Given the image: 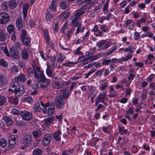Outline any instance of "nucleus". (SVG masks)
<instances>
[{
  "mask_svg": "<svg viewBox=\"0 0 155 155\" xmlns=\"http://www.w3.org/2000/svg\"><path fill=\"white\" fill-rule=\"evenodd\" d=\"M74 31V29L73 28H70L69 30L68 31L67 34H66V36L68 38L69 40L70 38V35Z\"/></svg>",
  "mask_w": 155,
  "mask_h": 155,
  "instance_id": "nucleus-44",
  "label": "nucleus"
},
{
  "mask_svg": "<svg viewBox=\"0 0 155 155\" xmlns=\"http://www.w3.org/2000/svg\"><path fill=\"white\" fill-rule=\"evenodd\" d=\"M5 78L2 75H0V87L5 83Z\"/></svg>",
  "mask_w": 155,
  "mask_h": 155,
  "instance_id": "nucleus-54",
  "label": "nucleus"
},
{
  "mask_svg": "<svg viewBox=\"0 0 155 155\" xmlns=\"http://www.w3.org/2000/svg\"><path fill=\"white\" fill-rule=\"evenodd\" d=\"M135 64L136 66L140 67H142L143 65V64L140 62H136Z\"/></svg>",
  "mask_w": 155,
  "mask_h": 155,
  "instance_id": "nucleus-64",
  "label": "nucleus"
},
{
  "mask_svg": "<svg viewBox=\"0 0 155 155\" xmlns=\"http://www.w3.org/2000/svg\"><path fill=\"white\" fill-rule=\"evenodd\" d=\"M119 133L122 135L123 134H126L127 133V130L124 129V127H121L120 128L119 130Z\"/></svg>",
  "mask_w": 155,
  "mask_h": 155,
  "instance_id": "nucleus-39",
  "label": "nucleus"
},
{
  "mask_svg": "<svg viewBox=\"0 0 155 155\" xmlns=\"http://www.w3.org/2000/svg\"><path fill=\"white\" fill-rule=\"evenodd\" d=\"M42 153V150L38 149H37L34 150L33 151V155H41Z\"/></svg>",
  "mask_w": 155,
  "mask_h": 155,
  "instance_id": "nucleus-37",
  "label": "nucleus"
},
{
  "mask_svg": "<svg viewBox=\"0 0 155 155\" xmlns=\"http://www.w3.org/2000/svg\"><path fill=\"white\" fill-rule=\"evenodd\" d=\"M15 80L18 82H23L26 80V78L23 73H20L18 76L15 77Z\"/></svg>",
  "mask_w": 155,
  "mask_h": 155,
  "instance_id": "nucleus-11",
  "label": "nucleus"
},
{
  "mask_svg": "<svg viewBox=\"0 0 155 155\" xmlns=\"http://www.w3.org/2000/svg\"><path fill=\"white\" fill-rule=\"evenodd\" d=\"M51 140V135L49 134H48L44 136L42 144L45 146H47L50 143Z\"/></svg>",
  "mask_w": 155,
  "mask_h": 155,
  "instance_id": "nucleus-7",
  "label": "nucleus"
},
{
  "mask_svg": "<svg viewBox=\"0 0 155 155\" xmlns=\"http://www.w3.org/2000/svg\"><path fill=\"white\" fill-rule=\"evenodd\" d=\"M44 34L45 38L46 41V42L49 44L50 38L48 35V31L47 30L45 29L44 30Z\"/></svg>",
  "mask_w": 155,
  "mask_h": 155,
  "instance_id": "nucleus-34",
  "label": "nucleus"
},
{
  "mask_svg": "<svg viewBox=\"0 0 155 155\" xmlns=\"http://www.w3.org/2000/svg\"><path fill=\"white\" fill-rule=\"evenodd\" d=\"M10 53L13 58L15 59H18L19 58V54L18 51L12 47L10 50Z\"/></svg>",
  "mask_w": 155,
  "mask_h": 155,
  "instance_id": "nucleus-8",
  "label": "nucleus"
},
{
  "mask_svg": "<svg viewBox=\"0 0 155 155\" xmlns=\"http://www.w3.org/2000/svg\"><path fill=\"white\" fill-rule=\"evenodd\" d=\"M0 65L2 66L6 67H7V64L4 60L1 59L0 60Z\"/></svg>",
  "mask_w": 155,
  "mask_h": 155,
  "instance_id": "nucleus-52",
  "label": "nucleus"
},
{
  "mask_svg": "<svg viewBox=\"0 0 155 155\" xmlns=\"http://www.w3.org/2000/svg\"><path fill=\"white\" fill-rule=\"evenodd\" d=\"M154 58L153 55L152 54H149L147 57V60L149 62L150 64L152 63V61H154Z\"/></svg>",
  "mask_w": 155,
  "mask_h": 155,
  "instance_id": "nucleus-41",
  "label": "nucleus"
},
{
  "mask_svg": "<svg viewBox=\"0 0 155 155\" xmlns=\"http://www.w3.org/2000/svg\"><path fill=\"white\" fill-rule=\"evenodd\" d=\"M20 112L18 110L15 108L13 109L11 111V113L14 115L20 114Z\"/></svg>",
  "mask_w": 155,
  "mask_h": 155,
  "instance_id": "nucleus-51",
  "label": "nucleus"
},
{
  "mask_svg": "<svg viewBox=\"0 0 155 155\" xmlns=\"http://www.w3.org/2000/svg\"><path fill=\"white\" fill-rule=\"evenodd\" d=\"M8 3L7 2H4L2 5V9L5 10L6 11L8 9V7L7 5Z\"/></svg>",
  "mask_w": 155,
  "mask_h": 155,
  "instance_id": "nucleus-45",
  "label": "nucleus"
},
{
  "mask_svg": "<svg viewBox=\"0 0 155 155\" xmlns=\"http://www.w3.org/2000/svg\"><path fill=\"white\" fill-rule=\"evenodd\" d=\"M46 19L48 21H50L52 18V16L49 11H47L45 15Z\"/></svg>",
  "mask_w": 155,
  "mask_h": 155,
  "instance_id": "nucleus-40",
  "label": "nucleus"
},
{
  "mask_svg": "<svg viewBox=\"0 0 155 155\" xmlns=\"http://www.w3.org/2000/svg\"><path fill=\"white\" fill-rule=\"evenodd\" d=\"M64 85L63 82L55 81L53 83V87L55 89H59L63 87Z\"/></svg>",
  "mask_w": 155,
  "mask_h": 155,
  "instance_id": "nucleus-15",
  "label": "nucleus"
},
{
  "mask_svg": "<svg viewBox=\"0 0 155 155\" xmlns=\"http://www.w3.org/2000/svg\"><path fill=\"white\" fill-rule=\"evenodd\" d=\"M10 19V17L8 14L5 12L0 13V24H4L6 23Z\"/></svg>",
  "mask_w": 155,
  "mask_h": 155,
  "instance_id": "nucleus-3",
  "label": "nucleus"
},
{
  "mask_svg": "<svg viewBox=\"0 0 155 155\" xmlns=\"http://www.w3.org/2000/svg\"><path fill=\"white\" fill-rule=\"evenodd\" d=\"M7 144L6 140L4 139H2L0 140V145L3 148L5 147Z\"/></svg>",
  "mask_w": 155,
  "mask_h": 155,
  "instance_id": "nucleus-35",
  "label": "nucleus"
},
{
  "mask_svg": "<svg viewBox=\"0 0 155 155\" xmlns=\"http://www.w3.org/2000/svg\"><path fill=\"white\" fill-rule=\"evenodd\" d=\"M32 62H33L32 65L33 68L36 71L39 70L40 69V67L36 65L35 62L34 61H32Z\"/></svg>",
  "mask_w": 155,
  "mask_h": 155,
  "instance_id": "nucleus-53",
  "label": "nucleus"
},
{
  "mask_svg": "<svg viewBox=\"0 0 155 155\" xmlns=\"http://www.w3.org/2000/svg\"><path fill=\"white\" fill-rule=\"evenodd\" d=\"M18 64L21 68H25L26 67L25 63L21 61H18Z\"/></svg>",
  "mask_w": 155,
  "mask_h": 155,
  "instance_id": "nucleus-50",
  "label": "nucleus"
},
{
  "mask_svg": "<svg viewBox=\"0 0 155 155\" xmlns=\"http://www.w3.org/2000/svg\"><path fill=\"white\" fill-rule=\"evenodd\" d=\"M69 94V91L67 90L64 89L63 90L62 94H60V95L61 96V97L63 99H66L68 97Z\"/></svg>",
  "mask_w": 155,
  "mask_h": 155,
  "instance_id": "nucleus-20",
  "label": "nucleus"
},
{
  "mask_svg": "<svg viewBox=\"0 0 155 155\" xmlns=\"http://www.w3.org/2000/svg\"><path fill=\"white\" fill-rule=\"evenodd\" d=\"M35 71L36 70H35L34 69L31 68H28L27 69V72L29 74H34Z\"/></svg>",
  "mask_w": 155,
  "mask_h": 155,
  "instance_id": "nucleus-48",
  "label": "nucleus"
},
{
  "mask_svg": "<svg viewBox=\"0 0 155 155\" xmlns=\"http://www.w3.org/2000/svg\"><path fill=\"white\" fill-rule=\"evenodd\" d=\"M39 83V82H38V83H35L33 84L32 88L34 90V91L31 93V95H34L37 94L38 89L39 88V87L38 85Z\"/></svg>",
  "mask_w": 155,
  "mask_h": 155,
  "instance_id": "nucleus-14",
  "label": "nucleus"
},
{
  "mask_svg": "<svg viewBox=\"0 0 155 155\" xmlns=\"http://www.w3.org/2000/svg\"><path fill=\"white\" fill-rule=\"evenodd\" d=\"M78 28H77V29L76 30V31L75 33V34L76 35H77L80 32L81 28L82 27L81 25V24H80L78 25Z\"/></svg>",
  "mask_w": 155,
  "mask_h": 155,
  "instance_id": "nucleus-61",
  "label": "nucleus"
},
{
  "mask_svg": "<svg viewBox=\"0 0 155 155\" xmlns=\"http://www.w3.org/2000/svg\"><path fill=\"white\" fill-rule=\"evenodd\" d=\"M32 133L35 139L37 138L42 135L41 131L39 129L34 130L33 131Z\"/></svg>",
  "mask_w": 155,
  "mask_h": 155,
  "instance_id": "nucleus-18",
  "label": "nucleus"
},
{
  "mask_svg": "<svg viewBox=\"0 0 155 155\" xmlns=\"http://www.w3.org/2000/svg\"><path fill=\"white\" fill-rule=\"evenodd\" d=\"M135 77V75L133 74H130L128 77V79L129 80L131 81L133 80L134 78Z\"/></svg>",
  "mask_w": 155,
  "mask_h": 155,
  "instance_id": "nucleus-60",
  "label": "nucleus"
},
{
  "mask_svg": "<svg viewBox=\"0 0 155 155\" xmlns=\"http://www.w3.org/2000/svg\"><path fill=\"white\" fill-rule=\"evenodd\" d=\"M40 104L41 106L44 107L45 109L43 110V112L44 114H46L47 113V111L46 110V108L47 107L49 106L50 103L49 102L45 104H44L42 101H40Z\"/></svg>",
  "mask_w": 155,
  "mask_h": 155,
  "instance_id": "nucleus-29",
  "label": "nucleus"
},
{
  "mask_svg": "<svg viewBox=\"0 0 155 155\" xmlns=\"http://www.w3.org/2000/svg\"><path fill=\"white\" fill-rule=\"evenodd\" d=\"M61 95L58 96L55 98V102L58 108L61 109L64 107L65 103Z\"/></svg>",
  "mask_w": 155,
  "mask_h": 155,
  "instance_id": "nucleus-2",
  "label": "nucleus"
},
{
  "mask_svg": "<svg viewBox=\"0 0 155 155\" xmlns=\"http://www.w3.org/2000/svg\"><path fill=\"white\" fill-rule=\"evenodd\" d=\"M87 8V4H85L76 11L75 14L76 15H78L80 17L81 15L85 13V11L84 10L86 9Z\"/></svg>",
  "mask_w": 155,
  "mask_h": 155,
  "instance_id": "nucleus-9",
  "label": "nucleus"
},
{
  "mask_svg": "<svg viewBox=\"0 0 155 155\" xmlns=\"http://www.w3.org/2000/svg\"><path fill=\"white\" fill-rule=\"evenodd\" d=\"M24 101L29 103H31L32 102V99L31 97H26L24 99Z\"/></svg>",
  "mask_w": 155,
  "mask_h": 155,
  "instance_id": "nucleus-49",
  "label": "nucleus"
},
{
  "mask_svg": "<svg viewBox=\"0 0 155 155\" xmlns=\"http://www.w3.org/2000/svg\"><path fill=\"white\" fill-rule=\"evenodd\" d=\"M59 6L62 9H65L66 8L69 7L68 5V2L67 1H62L59 5Z\"/></svg>",
  "mask_w": 155,
  "mask_h": 155,
  "instance_id": "nucleus-21",
  "label": "nucleus"
},
{
  "mask_svg": "<svg viewBox=\"0 0 155 155\" xmlns=\"http://www.w3.org/2000/svg\"><path fill=\"white\" fill-rule=\"evenodd\" d=\"M19 69L16 66H14L11 68L12 71L14 74H16L18 71Z\"/></svg>",
  "mask_w": 155,
  "mask_h": 155,
  "instance_id": "nucleus-47",
  "label": "nucleus"
},
{
  "mask_svg": "<svg viewBox=\"0 0 155 155\" xmlns=\"http://www.w3.org/2000/svg\"><path fill=\"white\" fill-rule=\"evenodd\" d=\"M100 26V29L102 30V32H106L108 31L109 30L108 27L106 26V25H99Z\"/></svg>",
  "mask_w": 155,
  "mask_h": 155,
  "instance_id": "nucleus-36",
  "label": "nucleus"
},
{
  "mask_svg": "<svg viewBox=\"0 0 155 155\" xmlns=\"http://www.w3.org/2000/svg\"><path fill=\"white\" fill-rule=\"evenodd\" d=\"M0 47L1 50L3 51L5 50V49L7 48L6 46V43H2L0 46Z\"/></svg>",
  "mask_w": 155,
  "mask_h": 155,
  "instance_id": "nucleus-62",
  "label": "nucleus"
},
{
  "mask_svg": "<svg viewBox=\"0 0 155 155\" xmlns=\"http://www.w3.org/2000/svg\"><path fill=\"white\" fill-rule=\"evenodd\" d=\"M124 51L125 52L129 51L130 53L132 54V53L135 51V48L132 45H130L128 48L125 49Z\"/></svg>",
  "mask_w": 155,
  "mask_h": 155,
  "instance_id": "nucleus-31",
  "label": "nucleus"
},
{
  "mask_svg": "<svg viewBox=\"0 0 155 155\" xmlns=\"http://www.w3.org/2000/svg\"><path fill=\"white\" fill-rule=\"evenodd\" d=\"M54 103L53 102H52L50 104V107L48 108V110H54Z\"/></svg>",
  "mask_w": 155,
  "mask_h": 155,
  "instance_id": "nucleus-57",
  "label": "nucleus"
},
{
  "mask_svg": "<svg viewBox=\"0 0 155 155\" xmlns=\"http://www.w3.org/2000/svg\"><path fill=\"white\" fill-rule=\"evenodd\" d=\"M26 34L27 32L25 30L23 29L21 35V39L26 37Z\"/></svg>",
  "mask_w": 155,
  "mask_h": 155,
  "instance_id": "nucleus-56",
  "label": "nucleus"
},
{
  "mask_svg": "<svg viewBox=\"0 0 155 155\" xmlns=\"http://www.w3.org/2000/svg\"><path fill=\"white\" fill-rule=\"evenodd\" d=\"M108 84V83L107 82H104L100 87V89L101 90H104L106 88Z\"/></svg>",
  "mask_w": 155,
  "mask_h": 155,
  "instance_id": "nucleus-58",
  "label": "nucleus"
},
{
  "mask_svg": "<svg viewBox=\"0 0 155 155\" xmlns=\"http://www.w3.org/2000/svg\"><path fill=\"white\" fill-rule=\"evenodd\" d=\"M29 8V5L28 4H25L23 7V13L24 18L26 16L27 13Z\"/></svg>",
  "mask_w": 155,
  "mask_h": 155,
  "instance_id": "nucleus-25",
  "label": "nucleus"
},
{
  "mask_svg": "<svg viewBox=\"0 0 155 155\" xmlns=\"http://www.w3.org/2000/svg\"><path fill=\"white\" fill-rule=\"evenodd\" d=\"M17 5V2L16 0H11L9 2L8 6L9 8L13 9L15 8Z\"/></svg>",
  "mask_w": 155,
  "mask_h": 155,
  "instance_id": "nucleus-17",
  "label": "nucleus"
},
{
  "mask_svg": "<svg viewBox=\"0 0 155 155\" xmlns=\"http://www.w3.org/2000/svg\"><path fill=\"white\" fill-rule=\"evenodd\" d=\"M20 114L23 119L27 121L30 120L32 117V114L28 111H21Z\"/></svg>",
  "mask_w": 155,
  "mask_h": 155,
  "instance_id": "nucleus-4",
  "label": "nucleus"
},
{
  "mask_svg": "<svg viewBox=\"0 0 155 155\" xmlns=\"http://www.w3.org/2000/svg\"><path fill=\"white\" fill-rule=\"evenodd\" d=\"M46 72L48 76L52 78L54 77V75L53 73V71L50 68L49 66H48Z\"/></svg>",
  "mask_w": 155,
  "mask_h": 155,
  "instance_id": "nucleus-28",
  "label": "nucleus"
},
{
  "mask_svg": "<svg viewBox=\"0 0 155 155\" xmlns=\"http://www.w3.org/2000/svg\"><path fill=\"white\" fill-rule=\"evenodd\" d=\"M56 5L51 3L49 6L50 9L53 11H55L56 10Z\"/></svg>",
  "mask_w": 155,
  "mask_h": 155,
  "instance_id": "nucleus-43",
  "label": "nucleus"
},
{
  "mask_svg": "<svg viewBox=\"0 0 155 155\" xmlns=\"http://www.w3.org/2000/svg\"><path fill=\"white\" fill-rule=\"evenodd\" d=\"M16 25L18 28V29L20 30L21 28H22L23 25L22 23V19L21 18H18L16 20Z\"/></svg>",
  "mask_w": 155,
  "mask_h": 155,
  "instance_id": "nucleus-24",
  "label": "nucleus"
},
{
  "mask_svg": "<svg viewBox=\"0 0 155 155\" xmlns=\"http://www.w3.org/2000/svg\"><path fill=\"white\" fill-rule=\"evenodd\" d=\"M5 39V35L4 31L3 30L0 29V41H4Z\"/></svg>",
  "mask_w": 155,
  "mask_h": 155,
  "instance_id": "nucleus-27",
  "label": "nucleus"
},
{
  "mask_svg": "<svg viewBox=\"0 0 155 155\" xmlns=\"http://www.w3.org/2000/svg\"><path fill=\"white\" fill-rule=\"evenodd\" d=\"M155 76V75L154 74H152L151 75L148 77L147 78V81H148L149 82H151L152 79Z\"/></svg>",
  "mask_w": 155,
  "mask_h": 155,
  "instance_id": "nucleus-63",
  "label": "nucleus"
},
{
  "mask_svg": "<svg viewBox=\"0 0 155 155\" xmlns=\"http://www.w3.org/2000/svg\"><path fill=\"white\" fill-rule=\"evenodd\" d=\"M39 84L42 88H46L49 84L50 81L48 79H46L45 77V78L41 79V81L40 82Z\"/></svg>",
  "mask_w": 155,
  "mask_h": 155,
  "instance_id": "nucleus-13",
  "label": "nucleus"
},
{
  "mask_svg": "<svg viewBox=\"0 0 155 155\" xmlns=\"http://www.w3.org/2000/svg\"><path fill=\"white\" fill-rule=\"evenodd\" d=\"M15 30V27L13 25H9L7 27V30L9 33L11 34Z\"/></svg>",
  "mask_w": 155,
  "mask_h": 155,
  "instance_id": "nucleus-32",
  "label": "nucleus"
},
{
  "mask_svg": "<svg viewBox=\"0 0 155 155\" xmlns=\"http://www.w3.org/2000/svg\"><path fill=\"white\" fill-rule=\"evenodd\" d=\"M111 62L110 59H105L102 62V64L103 65H108Z\"/></svg>",
  "mask_w": 155,
  "mask_h": 155,
  "instance_id": "nucleus-46",
  "label": "nucleus"
},
{
  "mask_svg": "<svg viewBox=\"0 0 155 155\" xmlns=\"http://www.w3.org/2000/svg\"><path fill=\"white\" fill-rule=\"evenodd\" d=\"M34 109L35 111L37 112H39L41 110L42 108L40 106L39 103H35L34 105Z\"/></svg>",
  "mask_w": 155,
  "mask_h": 155,
  "instance_id": "nucleus-30",
  "label": "nucleus"
},
{
  "mask_svg": "<svg viewBox=\"0 0 155 155\" xmlns=\"http://www.w3.org/2000/svg\"><path fill=\"white\" fill-rule=\"evenodd\" d=\"M11 103L15 105H17L18 103V98L17 97H15L10 100Z\"/></svg>",
  "mask_w": 155,
  "mask_h": 155,
  "instance_id": "nucleus-38",
  "label": "nucleus"
},
{
  "mask_svg": "<svg viewBox=\"0 0 155 155\" xmlns=\"http://www.w3.org/2000/svg\"><path fill=\"white\" fill-rule=\"evenodd\" d=\"M54 119V118L52 117L45 119L44 120L45 122V125L47 126H50L53 121Z\"/></svg>",
  "mask_w": 155,
  "mask_h": 155,
  "instance_id": "nucleus-19",
  "label": "nucleus"
},
{
  "mask_svg": "<svg viewBox=\"0 0 155 155\" xmlns=\"http://www.w3.org/2000/svg\"><path fill=\"white\" fill-rule=\"evenodd\" d=\"M61 134V133L59 130L57 131L54 133L53 137L56 140L58 141L61 140L60 135Z\"/></svg>",
  "mask_w": 155,
  "mask_h": 155,
  "instance_id": "nucleus-26",
  "label": "nucleus"
},
{
  "mask_svg": "<svg viewBox=\"0 0 155 155\" xmlns=\"http://www.w3.org/2000/svg\"><path fill=\"white\" fill-rule=\"evenodd\" d=\"M6 99L5 96L0 95V106H2L6 102Z\"/></svg>",
  "mask_w": 155,
  "mask_h": 155,
  "instance_id": "nucleus-33",
  "label": "nucleus"
},
{
  "mask_svg": "<svg viewBox=\"0 0 155 155\" xmlns=\"http://www.w3.org/2000/svg\"><path fill=\"white\" fill-rule=\"evenodd\" d=\"M4 119L7 125L10 126L12 125L13 121L10 117L6 116L4 117Z\"/></svg>",
  "mask_w": 155,
  "mask_h": 155,
  "instance_id": "nucleus-23",
  "label": "nucleus"
},
{
  "mask_svg": "<svg viewBox=\"0 0 155 155\" xmlns=\"http://www.w3.org/2000/svg\"><path fill=\"white\" fill-rule=\"evenodd\" d=\"M21 56L22 58L24 60L27 59L28 57V54L26 49H23L21 51Z\"/></svg>",
  "mask_w": 155,
  "mask_h": 155,
  "instance_id": "nucleus-22",
  "label": "nucleus"
},
{
  "mask_svg": "<svg viewBox=\"0 0 155 155\" xmlns=\"http://www.w3.org/2000/svg\"><path fill=\"white\" fill-rule=\"evenodd\" d=\"M106 96V93L104 92L100 94L95 100V105L97 106L99 103H103Z\"/></svg>",
  "mask_w": 155,
  "mask_h": 155,
  "instance_id": "nucleus-5",
  "label": "nucleus"
},
{
  "mask_svg": "<svg viewBox=\"0 0 155 155\" xmlns=\"http://www.w3.org/2000/svg\"><path fill=\"white\" fill-rule=\"evenodd\" d=\"M65 58V57L63 55L60 54L58 58L57 59V61L59 63L61 62Z\"/></svg>",
  "mask_w": 155,
  "mask_h": 155,
  "instance_id": "nucleus-42",
  "label": "nucleus"
},
{
  "mask_svg": "<svg viewBox=\"0 0 155 155\" xmlns=\"http://www.w3.org/2000/svg\"><path fill=\"white\" fill-rule=\"evenodd\" d=\"M18 82L15 81L11 84V87L15 88L14 90L15 94L17 95V96L19 97L22 95L24 91V87L23 85L21 84L18 85Z\"/></svg>",
  "mask_w": 155,
  "mask_h": 155,
  "instance_id": "nucleus-1",
  "label": "nucleus"
},
{
  "mask_svg": "<svg viewBox=\"0 0 155 155\" xmlns=\"http://www.w3.org/2000/svg\"><path fill=\"white\" fill-rule=\"evenodd\" d=\"M108 4H109V1H108L106 2L104 5L103 8V10L104 11H106L108 10Z\"/></svg>",
  "mask_w": 155,
  "mask_h": 155,
  "instance_id": "nucleus-59",
  "label": "nucleus"
},
{
  "mask_svg": "<svg viewBox=\"0 0 155 155\" xmlns=\"http://www.w3.org/2000/svg\"><path fill=\"white\" fill-rule=\"evenodd\" d=\"M34 76L36 78L40 79L41 80L45 78L43 73L39 70L35 71Z\"/></svg>",
  "mask_w": 155,
  "mask_h": 155,
  "instance_id": "nucleus-12",
  "label": "nucleus"
},
{
  "mask_svg": "<svg viewBox=\"0 0 155 155\" xmlns=\"http://www.w3.org/2000/svg\"><path fill=\"white\" fill-rule=\"evenodd\" d=\"M32 136L29 134H26L22 140V143L24 144H29L31 142Z\"/></svg>",
  "mask_w": 155,
  "mask_h": 155,
  "instance_id": "nucleus-10",
  "label": "nucleus"
},
{
  "mask_svg": "<svg viewBox=\"0 0 155 155\" xmlns=\"http://www.w3.org/2000/svg\"><path fill=\"white\" fill-rule=\"evenodd\" d=\"M17 136L14 135L10 136L8 138V142L11 147L15 145L18 142Z\"/></svg>",
  "mask_w": 155,
  "mask_h": 155,
  "instance_id": "nucleus-6",
  "label": "nucleus"
},
{
  "mask_svg": "<svg viewBox=\"0 0 155 155\" xmlns=\"http://www.w3.org/2000/svg\"><path fill=\"white\" fill-rule=\"evenodd\" d=\"M103 71L104 69H101L99 70L96 72L95 73V75L96 76H100L102 74Z\"/></svg>",
  "mask_w": 155,
  "mask_h": 155,
  "instance_id": "nucleus-55",
  "label": "nucleus"
},
{
  "mask_svg": "<svg viewBox=\"0 0 155 155\" xmlns=\"http://www.w3.org/2000/svg\"><path fill=\"white\" fill-rule=\"evenodd\" d=\"M23 44L27 46H28L30 45L31 42V40L29 37H26L21 39Z\"/></svg>",
  "mask_w": 155,
  "mask_h": 155,
  "instance_id": "nucleus-16",
  "label": "nucleus"
}]
</instances>
